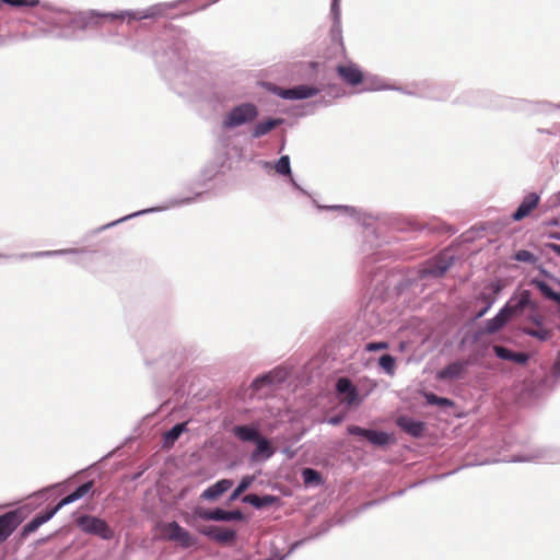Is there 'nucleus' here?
Returning a JSON list of instances; mask_svg holds the SVG:
<instances>
[{
    "label": "nucleus",
    "mask_w": 560,
    "mask_h": 560,
    "mask_svg": "<svg viewBox=\"0 0 560 560\" xmlns=\"http://www.w3.org/2000/svg\"><path fill=\"white\" fill-rule=\"evenodd\" d=\"M289 177V184L291 185L292 189L298 194V195H301V196H305L310 199H312V202L313 205L319 210V211H335V212H338L339 214L341 215H348V217H351V218H354L355 214L358 213V210L357 208L354 207H351V206H343V205H331V206H327V205H320L317 202V200H315L312 195L306 190L304 189L296 180L295 178L291 175V176H288Z\"/></svg>",
    "instance_id": "ddd939ff"
},
{
    "label": "nucleus",
    "mask_w": 560,
    "mask_h": 560,
    "mask_svg": "<svg viewBox=\"0 0 560 560\" xmlns=\"http://www.w3.org/2000/svg\"><path fill=\"white\" fill-rule=\"evenodd\" d=\"M284 122L285 119L283 117L267 116L260 120L257 119L249 130V137L253 140L260 139Z\"/></svg>",
    "instance_id": "aec40b11"
},
{
    "label": "nucleus",
    "mask_w": 560,
    "mask_h": 560,
    "mask_svg": "<svg viewBox=\"0 0 560 560\" xmlns=\"http://www.w3.org/2000/svg\"><path fill=\"white\" fill-rule=\"evenodd\" d=\"M336 72L339 78L350 86H358L364 80L363 71L358 65L353 62L348 65H338L336 67Z\"/></svg>",
    "instance_id": "4be33fe9"
},
{
    "label": "nucleus",
    "mask_w": 560,
    "mask_h": 560,
    "mask_svg": "<svg viewBox=\"0 0 560 560\" xmlns=\"http://www.w3.org/2000/svg\"><path fill=\"white\" fill-rule=\"evenodd\" d=\"M476 300L481 302L482 306H479V310L470 316V318L468 319V324H474L475 322L483 317L495 303V296H492L487 292H480L477 295Z\"/></svg>",
    "instance_id": "72a5a7b5"
},
{
    "label": "nucleus",
    "mask_w": 560,
    "mask_h": 560,
    "mask_svg": "<svg viewBox=\"0 0 560 560\" xmlns=\"http://www.w3.org/2000/svg\"><path fill=\"white\" fill-rule=\"evenodd\" d=\"M75 524L82 532L98 536L104 540H110L114 537V530L108 523L101 517L90 514H80L75 518Z\"/></svg>",
    "instance_id": "1a4fd4ad"
},
{
    "label": "nucleus",
    "mask_w": 560,
    "mask_h": 560,
    "mask_svg": "<svg viewBox=\"0 0 560 560\" xmlns=\"http://www.w3.org/2000/svg\"><path fill=\"white\" fill-rule=\"evenodd\" d=\"M387 347H388V345L385 341H373V342H368L365 345V350L370 351V352H376V351L386 349Z\"/></svg>",
    "instance_id": "680f3d73"
},
{
    "label": "nucleus",
    "mask_w": 560,
    "mask_h": 560,
    "mask_svg": "<svg viewBox=\"0 0 560 560\" xmlns=\"http://www.w3.org/2000/svg\"><path fill=\"white\" fill-rule=\"evenodd\" d=\"M215 508L214 509H205L201 506H196L192 510V518L202 520V521H213L215 522Z\"/></svg>",
    "instance_id": "de8ad7c7"
},
{
    "label": "nucleus",
    "mask_w": 560,
    "mask_h": 560,
    "mask_svg": "<svg viewBox=\"0 0 560 560\" xmlns=\"http://www.w3.org/2000/svg\"><path fill=\"white\" fill-rule=\"evenodd\" d=\"M242 502L252 505L256 510H262L272 505H279L281 499L275 494L258 495L256 493H248L242 498Z\"/></svg>",
    "instance_id": "cd10ccee"
},
{
    "label": "nucleus",
    "mask_w": 560,
    "mask_h": 560,
    "mask_svg": "<svg viewBox=\"0 0 560 560\" xmlns=\"http://www.w3.org/2000/svg\"><path fill=\"white\" fill-rule=\"evenodd\" d=\"M205 192L206 191H203V190H199V191H194L192 195H190V196L170 198L163 206L152 207V208L132 212V213L121 217L117 220H114L109 223L101 225V226L96 228L95 230H93L91 233H92V235H96V234H100L101 232H104L110 228H114L122 222H126L130 219L143 215L147 213L161 212V211H165V210H168L172 208L188 206L194 202H198V201L202 200Z\"/></svg>",
    "instance_id": "20e7f679"
},
{
    "label": "nucleus",
    "mask_w": 560,
    "mask_h": 560,
    "mask_svg": "<svg viewBox=\"0 0 560 560\" xmlns=\"http://www.w3.org/2000/svg\"><path fill=\"white\" fill-rule=\"evenodd\" d=\"M1 4H8L12 8H36L40 5L42 8L50 10V5L40 0H0V5Z\"/></svg>",
    "instance_id": "79ce46f5"
},
{
    "label": "nucleus",
    "mask_w": 560,
    "mask_h": 560,
    "mask_svg": "<svg viewBox=\"0 0 560 560\" xmlns=\"http://www.w3.org/2000/svg\"><path fill=\"white\" fill-rule=\"evenodd\" d=\"M225 155H219L208 163L200 172L198 185L205 187L209 182L214 179L219 174H223L225 168H230Z\"/></svg>",
    "instance_id": "a211bd4d"
},
{
    "label": "nucleus",
    "mask_w": 560,
    "mask_h": 560,
    "mask_svg": "<svg viewBox=\"0 0 560 560\" xmlns=\"http://www.w3.org/2000/svg\"><path fill=\"white\" fill-rule=\"evenodd\" d=\"M503 288H504V284H503L502 280H500V279L493 280L489 283V289L491 290V293H489V294L497 298L502 292Z\"/></svg>",
    "instance_id": "052dcab7"
},
{
    "label": "nucleus",
    "mask_w": 560,
    "mask_h": 560,
    "mask_svg": "<svg viewBox=\"0 0 560 560\" xmlns=\"http://www.w3.org/2000/svg\"><path fill=\"white\" fill-rule=\"evenodd\" d=\"M163 536L170 541H175L179 547L188 549L197 544V538L194 537L187 529L180 526L176 521H172L164 525Z\"/></svg>",
    "instance_id": "f8f14e48"
},
{
    "label": "nucleus",
    "mask_w": 560,
    "mask_h": 560,
    "mask_svg": "<svg viewBox=\"0 0 560 560\" xmlns=\"http://www.w3.org/2000/svg\"><path fill=\"white\" fill-rule=\"evenodd\" d=\"M215 522H244L246 521L245 514L238 510H224L215 508Z\"/></svg>",
    "instance_id": "4c0bfd02"
},
{
    "label": "nucleus",
    "mask_w": 560,
    "mask_h": 560,
    "mask_svg": "<svg viewBox=\"0 0 560 560\" xmlns=\"http://www.w3.org/2000/svg\"><path fill=\"white\" fill-rule=\"evenodd\" d=\"M275 171L281 176H291V161L289 155H281L275 163Z\"/></svg>",
    "instance_id": "49530a36"
},
{
    "label": "nucleus",
    "mask_w": 560,
    "mask_h": 560,
    "mask_svg": "<svg viewBox=\"0 0 560 560\" xmlns=\"http://www.w3.org/2000/svg\"><path fill=\"white\" fill-rule=\"evenodd\" d=\"M330 105V102L329 101H326L325 98H318V100H314L312 102H308L306 105H305V115H313L316 110L317 107H320V106H324V107H327Z\"/></svg>",
    "instance_id": "6e6d98bb"
},
{
    "label": "nucleus",
    "mask_w": 560,
    "mask_h": 560,
    "mask_svg": "<svg viewBox=\"0 0 560 560\" xmlns=\"http://www.w3.org/2000/svg\"><path fill=\"white\" fill-rule=\"evenodd\" d=\"M504 104L500 106L504 109L512 112H520L527 116L534 115H549L556 109H560L559 104H553L548 101H532L526 98H501Z\"/></svg>",
    "instance_id": "423d86ee"
},
{
    "label": "nucleus",
    "mask_w": 560,
    "mask_h": 560,
    "mask_svg": "<svg viewBox=\"0 0 560 560\" xmlns=\"http://www.w3.org/2000/svg\"><path fill=\"white\" fill-rule=\"evenodd\" d=\"M336 394L340 401L350 407H358L363 399L359 395L358 387L348 377H339L336 382Z\"/></svg>",
    "instance_id": "2eb2a0df"
},
{
    "label": "nucleus",
    "mask_w": 560,
    "mask_h": 560,
    "mask_svg": "<svg viewBox=\"0 0 560 560\" xmlns=\"http://www.w3.org/2000/svg\"><path fill=\"white\" fill-rule=\"evenodd\" d=\"M85 248H65V249H54V250H40L33 253H22L18 255L8 254L10 257H3L4 259H33V258H48V257H60L67 255H78L86 253Z\"/></svg>",
    "instance_id": "412c9836"
},
{
    "label": "nucleus",
    "mask_w": 560,
    "mask_h": 560,
    "mask_svg": "<svg viewBox=\"0 0 560 560\" xmlns=\"http://www.w3.org/2000/svg\"><path fill=\"white\" fill-rule=\"evenodd\" d=\"M454 256H436L428 259L418 270V279L440 278L454 265Z\"/></svg>",
    "instance_id": "9b49d317"
},
{
    "label": "nucleus",
    "mask_w": 560,
    "mask_h": 560,
    "mask_svg": "<svg viewBox=\"0 0 560 560\" xmlns=\"http://www.w3.org/2000/svg\"><path fill=\"white\" fill-rule=\"evenodd\" d=\"M281 453L288 458L293 459L298 455V450L292 448L291 446L283 447Z\"/></svg>",
    "instance_id": "69168bd1"
},
{
    "label": "nucleus",
    "mask_w": 560,
    "mask_h": 560,
    "mask_svg": "<svg viewBox=\"0 0 560 560\" xmlns=\"http://www.w3.org/2000/svg\"><path fill=\"white\" fill-rule=\"evenodd\" d=\"M292 89V101H303L312 98L319 94L320 90L311 84H298L291 86Z\"/></svg>",
    "instance_id": "f704fd0d"
},
{
    "label": "nucleus",
    "mask_w": 560,
    "mask_h": 560,
    "mask_svg": "<svg viewBox=\"0 0 560 560\" xmlns=\"http://www.w3.org/2000/svg\"><path fill=\"white\" fill-rule=\"evenodd\" d=\"M261 86L270 94L276 95L282 100L292 101V89L282 88L272 82H264Z\"/></svg>",
    "instance_id": "a19ab883"
},
{
    "label": "nucleus",
    "mask_w": 560,
    "mask_h": 560,
    "mask_svg": "<svg viewBox=\"0 0 560 560\" xmlns=\"http://www.w3.org/2000/svg\"><path fill=\"white\" fill-rule=\"evenodd\" d=\"M560 383V348L548 372L526 378L520 392L523 401H529L552 392Z\"/></svg>",
    "instance_id": "f03ea898"
},
{
    "label": "nucleus",
    "mask_w": 560,
    "mask_h": 560,
    "mask_svg": "<svg viewBox=\"0 0 560 560\" xmlns=\"http://www.w3.org/2000/svg\"><path fill=\"white\" fill-rule=\"evenodd\" d=\"M188 431L187 422H177L171 429L163 433V447L171 448L176 441Z\"/></svg>",
    "instance_id": "2f4dec72"
},
{
    "label": "nucleus",
    "mask_w": 560,
    "mask_h": 560,
    "mask_svg": "<svg viewBox=\"0 0 560 560\" xmlns=\"http://www.w3.org/2000/svg\"><path fill=\"white\" fill-rule=\"evenodd\" d=\"M94 487L93 480H86L79 485L72 492L60 499L61 505L66 506L68 504H71L83 497H85Z\"/></svg>",
    "instance_id": "473e14b6"
},
{
    "label": "nucleus",
    "mask_w": 560,
    "mask_h": 560,
    "mask_svg": "<svg viewBox=\"0 0 560 560\" xmlns=\"http://www.w3.org/2000/svg\"><path fill=\"white\" fill-rule=\"evenodd\" d=\"M513 259L520 262H527V264H536L538 258L537 256L527 249H520L514 253Z\"/></svg>",
    "instance_id": "3c124183"
},
{
    "label": "nucleus",
    "mask_w": 560,
    "mask_h": 560,
    "mask_svg": "<svg viewBox=\"0 0 560 560\" xmlns=\"http://www.w3.org/2000/svg\"><path fill=\"white\" fill-rule=\"evenodd\" d=\"M483 335H487V331H485V326L482 328L477 329L471 337V341L474 343L478 342Z\"/></svg>",
    "instance_id": "338daca9"
},
{
    "label": "nucleus",
    "mask_w": 560,
    "mask_h": 560,
    "mask_svg": "<svg viewBox=\"0 0 560 560\" xmlns=\"http://www.w3.org/2000/svg\"><path fill=\"white\" fill-rule=\"evenodd\" d=\"M396 424L413 439H421L427 430V423L424 421L408 416L398 417Z\"/></svg>",
    "instance_id": "5701e85b"
},
{
    "label": "nucleus",
    "mask_w": 560,
    "mask_h": 560,
    "mask_svg": "<svg viewBox=\"0 0 560 560\" xmlns=\"http://www.w3.org/2000/svg\"><path fill=\"white\" fill-rule=\"evenodd\" d=\"M42 525L43 524L39 522V518L34 515L33 518L22 527L20 533L21 537H27L32 533L36 532Z\"/></svg>",
    "instance_id": "864d4df0"
},
{
    "label": "nucleus",
    "mask_w": 560,
    "mask_h": 560,
    "mask_svg": "<svg viewBox=\"0 0 560 560\" xmlns=\"http://www.w3.org/2000/svg\"><path fill=\"white\" fill-rule=\"evenodd\" d=\"M62 508H63V505H61V503L59 501L55 506H48L35 515L37 518H39V522L42 524H45L48 521H50L57 514V512L59 510H61Z\"/></svg>",
    "instance_id": "8fccbe9b"
},
{
    "label": "nucleus",
    "mask_w": 560,
    "mask_h": 560,
    "mask_svg": "<svg viewBox=\"0 0 560 560\" xmlns=\"http://www.w3.org/2000/svg\"><path fill=\"white\" fill-rule=\"evenodd\" d=\"M259 113V107L254 102L237 103L223 114L221 128L230 131L253 125L258 119Z\"/></svg>",
    "instance_id": "7ed1b4c3"
},
{
    "label": "nucleus",
    "mask_w": 560,
    "mask_h": 560,
    "mask_svg": "<svg viewBox=\"0 0 560 560\" xmlns=\"http://www.w3.org/2000/svg\"><path fill=\"white\" fill-rule=\"evenodd\" d=\"M198 46L186 30H171L153 45V58L161 77L180 96L199 97V77L187 66L189 51Z\"/></svg>",
    "instance_id": "f257e3e1"
},
{
    "label": "nucleus",
    "mask_w": 560,
    "mask_h": 560,
    "mask_svg": "<svg viewBox=\"0 0 560 560\" xmlns=\"http://www.w3.org/2000/svg\"><path fill=\"white\" fill-rule=\"evenodd\" d=\"M493 352L498 359L503 360V361L512 362V359L514 358V350H512L505 346H500V345L493 346Z\"/></svg>",
    "instance_id": "603ef678"
},
{
    "label": "nucleus",
    "mask_w": 560,
    "mask_h": 560,
    "mask_svg": "<svg viewBox=\"0 0 560 560\" xmlns=\"http://www.w3.org/2000/svg\"><path fill=\"white\" fill-rule=\"evenodd\" d=\"M347 433L349 435L358 436L361 440H365L375 447L386 448L396 442L394 433L354 424L347 427Z\"/></svg>",
    "instance_id": "6e6552de"
},
{
    "label": "nucleus",
    "mask_w": 560,
    "mask_h": 560,
    "mask_svg": "<svg viewBox=\"0 0 560 560\" xmlns=\"http://www.w3.org/2000/svg\"><path fill=\"white\" fill-rule=\"evenodd\" d=\"M406 492V489H401L397 492H393L390 493L389 495L387 497H384V498H381V499H376V500H372L370 502H366L363 506V509H369V508H372V506H375V505H378L383 502H385L386 500L390 499V498H395V497H400V495H404Z\"/></svg>",
    "instance_id": "4d7b16f0"
},
{
    "label": "nucleus",
    "mask_w": 560,
    "mask_h": 560,
    "mask_svg": "<svg viewBox=\"0 0 560 560\" xmlns=\"http://www.w3.org/2000/svg\"><path fill=\"white\" fill-rule=\"evenodd\" d=\"M526 319L528 323L533 324V327L545 326V318L538 313V310L530 311Z\"/></svg>",
    "instance_id": "13d9d810"
},
{
    "label": "nucleus",
    "mask_w": 560,
    "mask_h": 560,
    "mask_svg": "<svg viewBox=\"0 0 560 560\" xmlns=\"http://www.w3.org/2000/svg\"><path fill=\"white\" fill-rule=\"evenodd\" d=\"M470 365L471 361L469 359L451 362L436 372L435 378L440 382L460 380Z\"/></svg>",
    "instance_id": "f3484780"
},
{
    "label": "nucleus",
    "mask_w": 560,
    "mask_h": 560,
    "mask_svg": "<svg viewBox=\"0 0 560 560\" xmlns=\"http://www.w3.org/2000/svg\"><path fill=\"white\" fill-rule=\"evenodd\" d=\"M143 362L147 368L161 370L166 364V354L159 351L156 354L151 352L149 348H144L142 351Z\"/></svg>",
    "instance_id": "c9c22d12"
},
{
    "label": "nucleus",
    "mask_w": 560,
    "mask_h": 560,
    "mask_svg": "<svg viewBox=\"0 0 560 560\" xmlns=\"http://www.w3.org/2000/svg\"><path fill=\"white\" fill-rule=\"evenodd\" d=\"M327 532H328V527H326L323 532H319L317 534H314V535H311L308 537H305V538H302V539L293 541L290 545V547H289L288 555L291 556L296 549L302 547L304 544H306L307 541L313 540V539L319 537L322 534H325Z\"/></svg>",
    "instance_id": "5fc2aeb1"
},
{
    "label": "nucleus",
    "mask_w": 560,
    "mask_h": 560,
    "mask_svg": "<svg viewBox=\"0 0 560 560\" xmlns=\"http://www.w3.org/2000/svg\"><path fill=\"white\" fill-rule=\"evenodd\" d=\"M197 532L221 545H233L237 539V532L231 527H221L218 525L198 526Z\"/></svg>",
    "instance_id": "4468645a"
},
{
    "label": "nucleus",
    "mask_w": 560,
    "mask_h": 560,
    "mask_svg": "<svg viewBox=\"0 0 560 560\" xmlns=\"http://www.w3.org/2000/svg\"><path fill=\"white\" fill-rule=\"evenodd\" d=\"M530 359V354L528 352L524 351H514V358L512 359V362L520 364V365H526Z\"/></svg>",
    "instance_id": "bf43d9fd"
},
{
    "label": "nucleus",
    "mask_w": 560,
    "mask_h": 560,
    "mask_svg": "<svg viewBox=\"0 0 560 560\" xmlns=\"http://www.w3.org/2000/svg\"><path fill=\"white\" fill-rule=\"evenodd\" d=\"M285 380V374L282 370L276 369L266 373H262L254 378L252 387L256 390L261 389L268 385L280 384Z\"/></svg>",
    "instance_id": "c756f323"
},
{
    "label": "nucleus",
    "mask_w": 560,
    "mask_h": 560,
    "mask_svg": "<svg viewBox=\"0 0 560 560\" xmlns=\"http://www.w3.org/2000/svg\"><path fill=\"white\" fill-rule=\"evenodd\" d=\"M501 98L508 97L495 95L493 92L489 90L468 89L456 98L455 103L504 109L503 107L500 106L501 104H504V102Z\"/></svg>",
    "instance_id": "0eeeda50"
},
{
    "label": "nucleus",
    "mask_w": 560,
    "mask_h": 560,
    "mask_svg": "<svg viewBox=\"0 0 560 560\" xmlns=\"http://www.w3.org/2000/svg\"><path fill=\"white\" fill-rule=\"evenodd\" d=\"M425 402L430 406H436L440 408H448L454 406V401L447 397L438 396L432 392L424 393Z\"/></svg>",
    "instance_id": "c03bdc74"
},
{
    "label": "nucleus",
    "mask_w": 560,
    "mask_h": 560,
    "mask_svg": "<svg viewBox=\"0 0 560 560\" xmlns=\"http://www.w3.org/2000/svg\"><path fill=\"white\" fill-rule=\"evenodd\" d=\"M341 0H331L330 1V18H331V27H330V40L332 44L338 45L341 50H345L343 37H342V26H341Z\"/></svg>",
    "instance_id": "6ab92c4d"
},
{
    "label": "nucleus",
    "mask_w": 560,
    "mask_h": 560,
    "mask_svg": "<svg viewBox=\"0 0 560 560\" xmlns=\"http://www.w3.org/2000/svg\"><path fill=\"white\" fill-rule=\"evenodd\" d=\"M509 311L508 306H502L492 318L485 320V331H487V335L499 332L510 323L512 316L509 314Z\"/></svg>",
    "instance_id": "bb28decb"
},
{
    "label": "nucleus",
    "mask_w": 560,
    "mask_h": 560,
    "mask_svg": "<svg viewBox=\"0 0 560 560\" xmlns=\"http://www.w3.org/2000/svg\"><path fill=\"white\" fill-rule=\"evenodd\" d=\"M521 334L535 338L540 342H546L552 337V330L547 328L546 326L541 327H530V326H521Z\"/></svg>",
    "instance_id": "e433bc0d"
},
{
    "label": "nucleus",
    "mask_w": 560,
    "mask_h": 560,
    "mask_svg": "<svg viewBox=\"0 0 560 560\" xmlns=\"http://www.w3.org/2000/svg\"><path fill=\"white\" fill-rule=\"evenodd\" d=\"M378 366L388 375H394L396 369V359L389 353L382 354L377 360Z\"/></svg>",
    "instance_id": "a18cd8bd"
},
{
    "label": "nucleus",
    "mask_w": 560,
    "mask_h": 560,
    "mask_svg": "<svg viewBox=\"0 0 560 560\" xmlns=\"http://www.w3.org/2000/svg\"><path fill=\"white\" fill-rule=\"evenodd\" d=\"M233 487V480L229 478H222L206 488L200 498L205 501L213 502L217 501L221 495L229 491Z\"/></svg>",
    "instance_id": "a878e982"
},
{
    "label": "nucleus",
    "mask_w": 560,
    "mask_h": 560,
    "mask_svg": "<svg viewBox=\"0 0 560 560\" xmlns=\"http://www.w3.org/2000/svg\"><path fill=\"white\" fill-rule=\"evenodd\" d=\"M425 95L432 100L445 101L451 96V86L448 84H434Z\"/></svg>",
    "instance_id": "37998d69"
},
{
    "label": "nucleus",
    "mask_w": 560,
    "mask_h": 560,
    "mask_svg": "<svg viewBox=\"0 0 560 560\" xmlns=\"http://www.w3.org/2000/svg\"><path fill=\"white\" fill-rule=\"evenodd\" d=\"M545 246L560 257V244L547 243Z\"/></svg>",
    "instance_id": "774afa93"
},
{
    "label": "nucleus",
    "mask_w": 560,
    "mask_h": 560,
    "mask_svg": "<svg viewBox=\"0 0 560 560\" xmlns=\"http://www.w3.org/2000/svg\"><path fill=\"white\" fill-rule=\"evenodd\" d=\"M21 509L10 510L0 515V545L4 542L24 521Z\"/></svg>",
    "instance_id": "dca6fc26"
},
{
    "label": "nucleus",
    "mask_w": 560,
    "mask_h": 560,
    "mask_svg": "<svg viewBox=\"0 0 560 560\" xmlns=\"http://www.w3.org/2000/svg\"><path fill=\"white\" fill-rule=\"evenodd\" d=\"M254 444L255 448L249 454V460L252 463H265L276 453L270 440L266 436L261 435Z\"/></svg>",
    "instance_id": "b1692460"
},
{
    "label": "nucleus",
    "mask_w": 560,
    "mask_h": 560,
    "mask_svg": "<svg viewBox=\"0 0 560 560\" xmlns=\"http://www.w3.org/2000/svg\"><path fill=\"white\" fill-rule=\"evenodd\" d=\"M538 272L542 276L533 277L528 280V284L536 288L545 301L552 302L556 305L557 312L560 314V291H556L553 287L560 289V278L555 276L542 265L537 266Z\"/></svg>",
    "instance_id": "39448f33"
},
{
    "label": "nucleus",
    "mask_w": 560,
    "mask_h": 560,
    "mask_svg": "<svg viewBox=\"0 0 560 560\" xmlns=\"http://www.w3.org/2000/svg\"><path fill=\"white\" fill-rule=\"evenodd\" d=\"M59 486V483H56V485H52V486H49L47 488H44L37 492H35L33 494V497L35 498H39L42 500H47L49 498V493L50 491H52L54 489H56L57 487Z\"/></svg>",
    "instance_id": "0e129e2a"
},
{
    "label": "nucleus",
    "mask_w": 560,
    "mask_h": 560,
    "mask_svg": "<svg viewBox=\"0 0 560 560\" xmlns=\"http://www.w3.org/2000/svg\"><path fill=\"white\" fill-rule=\"evenodd\" d=\"M503 306L509 307V314L512 317L523 315L526 310H539L538 302L533 299L532 292L527 289L516 290Z\"/></svg>",
    "instance_id": "9d476101"
},
{
    "label": "nucleus",
    "mask_w": 560,
    "mask_h": 560,
    "mask_svg": "<svg viewBox=\"0 0 560 560\" xmlns=\"http://www.w3.org/2000/svg\"><path fill=\"white\" fill-rule=\"evenodd\" d=\"M371 86L365 89L366 91H383V90H393L400 91V86L389 85L384 82L383 79L378 77H373L369 80Z\"/></svg>",
    "instance_id": "09e8293b"
},
{
    "label": "nucleus",
    "mask_w": 560,
    "mask_h": 560,
    "mask_svg": "<svg viewBox=\"0 0 560 560\" xmlns=\"http://www.w3.org/2000/svg\"><path fill=\"white\" fill-rule=\"evenodd\" d=\"M301 476L305 487H319L325 483L322 474L312 467L303 468Z\"/></svg>",
    "instance_id": "58836bf2"
},
{
    "label": "nucleus",
    "mask_w": 560,
    "mask_h": 560,
    "mask_svg": "<svg viewBox=\"0 0 560 560\" xmlns=\"http://www.w3.org/2000/svg\"><path fill=\"white\" fill-rule=\"evenodd\" d=\"M255 481L254 475H246L241 478L237 486L233 489V491L230 493L228 499V504L231 502L236 501L243 492H245Z\"/></svg>",
    "instance_id": "ea45409f"
},
{
    "label": "nucleus",
    "mask_w": 560,
    "mask_h": 560,
    "mask_svg": "<svg viewBox=\"0 0 560 560\" xmlns=\"http://www.w3.org/2000/svg\"><path fill=\"white\" fill-rule=\"evenodd\" d=\"M382 259V255L380 252H373L363 257L361 262V272L363 276L369 278H374L378 275L381 267L375 266Z\"/></svg>",
    "instance_id": "7c9ffc66"
},
{
    "label": "nucleus",
    "mask_w": 560,
    "mask_h": 560,
    "mask_svg": "<svg viewBox=\"0 0 560 560\" xmlns=\"http://www.w3.org/2000/svg\"><path fill=\"white\" fill-rule=\"evenodd\" d=\"M347 413L346 412H339L331 417H328L324 420V422H327L330 425H339L345 419Z\"/></svg>",
    "instance_id": "e2e57ef3"
},
{
    "label": "nucleus",
    "mask_w": 560,
    "mask_h": 560,
    "mask_svg": "<svg viewBox=\"0 0 560 560\" xmlns=\"http://www.w3.org/2000/svg\"><path fill=\"white\" fill-rule=\"evenodd\" d=\"M232 434L244 443H255L260 436L259 428L254 424H236L231 430Z\"/></svg>",
    "instance_id": "c85d7f7f"
},
{
    "label": "nucleus",
    "mask_w": 560,
    "mask_h": 560,
    "mask_svg": "<svg viewBox=\"0 0 560 560\" xmlns=\"http://www.w3.org/2000/svg\"><path fill=\"white\" fill-rule=\"evenodd\" d=\"M540 196L537 192L527 194L511 214L513 221L518 222L527 218L539 205Z\"/></svg>",
    "instance_id": "393cba45"
}]
</instances>
